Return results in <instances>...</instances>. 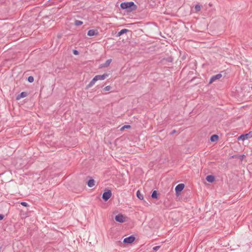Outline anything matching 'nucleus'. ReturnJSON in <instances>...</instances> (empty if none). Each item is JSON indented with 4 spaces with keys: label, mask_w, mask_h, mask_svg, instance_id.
<instances>
[{
    "label": "nucleus",
    "mask_w": 252,
    "mask_h": 252,
    "mask_svg": "<svg viewBox=\"0 0 252 252\" xmlns=\"http://www.w3.org/2000/svg\"><path fill=\"white\" fill-rule=\"evenodd\" d=\"M111 87L110 86H107L104 88V90L105 91H110Z\"/></svg>",
    "instance_id": "22"
},
{
    "label": "nucleus",
    "mask_w": 252,
    "mask_h": 252,
    "mask_svg": "<svg viewBox=\"0 0 252 252\" xmlns=\"http://www.w3.org/2000/svg\"><path fill=\"white\" fill-rule=\"evenodd\" d=\"M111 62H112L111 59H108L105 62V63H104L103 64H101L100 65V67L101 68L107 67L110 65Z\"/></svg>",
    "instance_id": "12"
},
{
    "label": "nucleus",
    "mask_w": 252,
    "mask_h": 252,
    "mask_svg": "<svg viewBox=\"0 0 252 252\" xmlns=\"http://www.w3.org/2000/svg\"><path fill=\"white\" fill-rule=\"evenodd\" d=\"M136 196L140 200H143L144 196L143 194L140 192V190H137L136 192Z\"/></svg>",
    "instance_id": "17"
},
{
    "label": "nucleus",
    "mask_w": 252,
    "mask_h": 252,
    "mask_svg": "<svg viewBox=\"0 0 252 252\" xmlns=\"http://www.w3.org/2000/svg\"><path fill=\"white\" fill-rule=\"evenodd\" d=\"M130 127L131 126L130 125H124L121 128L120 130H124L125 128H130Z\"/></svg>",
    "instance_id": "20"
},
{
    "label": "nucleus",
    "mask_w": 252,
    "mask_h": 252,
    "mask_svg": "<svg viewBox=\"0 0 252 252\" xmlns=\"http://www.w3.org/2000/svg\"><path fill=\"white\" fill-rule=\"evenodd\" d=\"M160 246H156L153 248V250L155 251H157L160 248Z\"/></svg>",
    "instance_id": "24"
},
{
    "label": "nucleus",
    "mask_w": 252,
    "mask_h": 252,
    "mask_svg": "<svg viewBox=\"0 0 252 252\" xmlns=\"http://www.w3.org/2000/svg\"><path fill=\"white\" fill-rule=\"evenodd\" d=\"M73 54L75 55H77L79 54V52L78 51L76 50H73Z\"/></svg>",
    "instance_id": "25"
},
{
    "label": "nucleus",
    "mask_w": 252,
    "mask_h": 252,
    "mask_svg": "<svg viewBox=\"0 0 252 252\" xmlns=\"http://www.w3.org/2000/svg\"><path fill=\"white\" fill-rule=\"evenodd\" d=\"M184 187H185V185L184 184H178L177 186H176V187H175V192H176V194L177 195V196H179L180 193H181V192L183 190V189H184Z\"/></svg>",
    "instance_id": "6"
},
{
    "label": "nucleus",
    "mask_w": 252,
    "mask_h": 252,
    "mask_svg": "<svg viewBox=\"0 0 252 252\" xmlns=\"http://www.w3.org/2000/svg\"><path fill=\"white\" fill-rule=\"evenodd\" d=\"M219 139V136L217 134H213L210 137V141L212 142H216Z\"/></svg>",
    "instance_id": "13"
},
{
    "label": "nucleus",
    "mask_w": 252,
    "mask_h": 252,
    "mask_svg": "<svg viewBox=\"0 0 252 252\" xmlns=\"http://www.w3.org/2000/svg\"><path fill=\"white\" fill-rule=\"evenodd\" d=\"M97 80H92V81L90 82V83L88 85H87V86L86 87V89H88L89 88L93 86L95 82Z\"/></svg>",
    "instance_id": "16"
},
{
    "label": "nucleus",
    "mask_w": 252,
    "mask_h": 252,
    "mask_svg": "<svg viewBox=\"0 0 252 252\" xmlns=\"http://www.w3.org/2000/svg\"><path fill=\"white\" fill-rule=\"evenodd\" d=\"M195 9L196 11H199L201 9V7L199 4H196L195 6Z\"/></svg>",
    "instance_id": "21"
},
{
    "label": "nucleus",
    "mask_w": 252,
    "mask_h": 252,
    "mask_svg": "<svg viewBox=\"0 0 252 252\" xmlns=\"http://www.w3.org/2000/svg\"><path fill=\"white\" fill-rule=\"evenodd\" d=\"M27 79H34L33 77L32 76H29Z\"/></svg>",
    "instance_id": "29"
},
{
    "label": "nucleus",
    "mask_w": 252,
    "mask_h": 252,
    "mask_svg": "<svg viewBox=\"0 0 252 252\" xmlns=\"http://www.w3.org/2000/svg\"><path fill=\"white\" fill-rule=\"evenodd\" d=\"M30 83H32L34 81V80H27Z\"/></svg>",
    "instance_id": "30"
},
{
    "label": "nucleus",
    "mask_w": 252,
    "mask_h": 252,
    "mask_svg": "<svg viewBox=\"0 0 252 252\" xmlns=\"http://www.w3.org/2000/svg\"><path fill=\"white\" fill-rule=\"evenodd\" d=\"M225 74L224 71L221 72V73L218 74L216 75H213L211 77L210 79H220L221 77H225V76L223 75Z\"/></svg>",
    "instance_id": "7"
},
{
    "label": "nucleus",
    "mask_w": 252,
    "mask_h": 252,
    "mask_svg": "<svg viewBox=\"0 0 252 252\" xmlns=\"http://www.w3.org/2000/svg\"><path fill=\"white\" fill-rule=\"evenodd\" d=\"M158 193L157 190H154L152 192L151 197L153 199H158Z\"/></svg>",
    "instance_id": "14"
},
{
    "label": "nucleus",
    "mask_w": 252,
    "mask_h": 252,
    "mask_svg": "<svg viewBox=\"0 0 252 252\" xmlns=\"http://www.w3.org/2000/svg\"><path fill=\"white\" fill-rule=\"evenodd\" d=\"M132 6L134 7V8L136 7V5L133 1L124 2L121 4V7L123 9L131 8Z\"/></svg>",
    "instance_id": "2"
},
{
    "label": "nucleus",
    "mask_w": 252,
    "mask_h": 252,
    "mask_svg": "<svg viewBox=\"0 0 252 252\" xmlns=\"http://www.w3.org/2000/svg\"><path fill=\"white\" fill-rule=\"evenodd\" d=\"M206 180L209 183H213L215 180V176L212 175H209L207 176L206 178Z\"/></svg>",
    "instance_id": "11"
},
{
    "label": "nucleus",
    "mask_w": 252,
    "mask_h": 252,
    "mask_svg": "<svg viewBox=\"0 0 252 252\" xmlns=\"http://www.w3.org/2000/svg\"><path fill=\"white\" fill-rule=\"evenodd\" d=\"M98 34V32L96 30H90L87 33V35L89 36L96 35Z\"/></svg>",
    "instance_id": "9"
},
{
    "label": "nucleus",
    "mask_w": 252,
    "mask_h": 252,
    "mask_svg": "<svg viewBox=\"0 0 252 252\" xmlns=\"http://www.w3.org/2000/svg\"><path fill=\"white\" fill-rule=\"evenodd\" d=\"M127 32H128V30L126 29H123L121 30L118 33V36H120L123 34L126 33Z\"/></svg>",
    "instance_id": "18"
},
{
    "label": "nucleus",
    "mask_w": 252,
    "mask_h": 252,
    "mask_svg": "<svg viewBox=\"0 0 252 252\" xmlns=\"http://www.w3.org/2000/svg\"><path fill=\"white\" fill-rule=\"evenodd\" d=\"M28 95V93L25 92H23L20 94H18L16 97V99L17 100H20L22 98L25 97Z\"/></svg>",
    "instance_id": "8"
},
{
    "label": "nucleus",
    "mask_w": 252,
    "mask_h": 252,
    "mask_svg": "<svg viewBox=\"0 0 252 252\" xmlns=\"http://www.w3.org/2000/svg\"><path fill=\"white\" fill-rule=\"evenodd\" d=\"M111 191L107 189H105L103 193L102 194V198L105 201H107L111 196Z\"/></svg>",
    "instance_id": "3"
},
{
    "label": "nucleus",
    "mask_w": 252,
    "mask_h": 252,
    "mask_svg": "<svg viewBox=\"0 0 252 252\" xmlns=\"http://www.w3.org/2000/svg\"><path fill=\"white\" fill-rule=\"evenodd\" d=\"M127 217L126 216H125L122 214H119L118 215H116L115 217V220L118 222L120 223H123L124 222H126V220Z\"/></svg>",
    "instance_id": "4"
},
{
    "label": "nucleus",
    "mask_w": 252,
    "mask_h": 252,
    "mask_svg": "<svg viewBox=\"0 0 252 252\" xmlns=\"http://www.w3.org/2000/svg\"><path fill=\"white\" fill-rule=\"evenodd\" d=\"M4 218V216L2 214H0V220H2Z\"/></svg>",
    "instance_id": "26"
},
{
    "label": "nucleus",
    "mask_w": 252,
    "mask_h": 252,
    "mask_svg": "<svg viewBox=\"0 0 252 252\" xmlns=\"http://www.w3.org/2000/svg\"><path fill=\"white\" fill-rule=\"evenodd\" d=\"M21 204L25 207H27L29 206L28 204L26 202H21Z\"/></svg>",
    "instance_id": "23"
},
{
    "label": "nucleus",
    "mask_w": 252,
    "mask_h": 252,
    "mask_svg": "<svg viewBox=\"0 0 252 252\" xmlns=\"http://www.w3.org/2000/svg\"><path fill=\"white\" fill-rule=\"evenodd\" d=\"M135 240V237L133 235H130L126 238H125L123 242L121 241H119L117 242L118 244L121 245L122 243H124L125 244H131Z\"/></svg>",
    "instance_id": "1"
},
{
    "label": "nucleus",
    "mask_w": 252,
    "mask_h": 252,
    "mask_svg": "<svg viewBox=\"0 0 252 252\" xmlns=\"http://www.w3.org/2000/svg\"><path fill=\"white\" fill-rule=\"evenodd\" d=\"M82 24H83V22H82L81 21L76 20L75 21V25H76L77 26H81Z\"/></svg>",
    "instance_id": "19"
},
{
    "label": "nucleus",
    "mask_w": 252,
    "mask_h": 252,
    "mask_svg": "<svg viewBox=\"0 0 252 252\" xmlns=\"http://www.w3.org/2000/svg\"><path fill=\"white\" fill-rule=\"evenodd\" d=\"M177 131L175 129L173 130L171 133H170V135H173L174 133H176Z\"/></svg>",
    "instance_id": "27"
},
{
    "label": "nucleus",
    "mask_w": 252,
    "mask_h": 252,
    "mask_svg": "<svg viewBox=\"0 0 252 252\" xmlns=\"http://www.w3.org/2000/svg\"><path fill=\"white\" fill-rule=\"evenodd\" d=\"M216 80H210V81L209 82V84H212L213 82H214Z\"/></svg>",
    "instance_id": "28"
},
{
    "label": "nucleus",
    "mask_w": 252,
    "mask_h": 252,
    "mask_svg": "<svg viewBox=\"0 0 252 252\" xmlns=\"http://www.w3.org/2000/svg\"><path fill=\"white\" fill-rule=\"evenodd\" d=\"M90 179L87 181V184L88 187L92 188L94 186L95 181L92 178L90 177Z\"/></svg>",
    "instance_id": "10"
},
{
    "label": "nucleus",
    "mask_w": 252,
    "mask_h": 252,
    "mask_svg": "<svg viewBox=\"0 0 252 252\" xmlns=\"http://www.w3.org/2000/svg\"><path fill=\"white\" fill-rule=\"evenodd\" d=\"M252 137V131H250L248 133L243 134L238 137V140L244 141L246 139H250Z\"/></svg>",
    "instance_id": "5"
},
{
    "label": "nucleus",
    "mask_w": 252,
    "mask_h": 252,
    "mask_svg": "<svg viewBox=\"0 0 252 252\" xmlns=\"http://www.w3.org/2000/svg\"><path fill=\"white\" fill-rule=\"evenodd\" d=\"M107 77H108L107 74H104L102 75H96L93 79H104Z\"/></svg>",
    "instance_id": "15"
}]
</instances>
